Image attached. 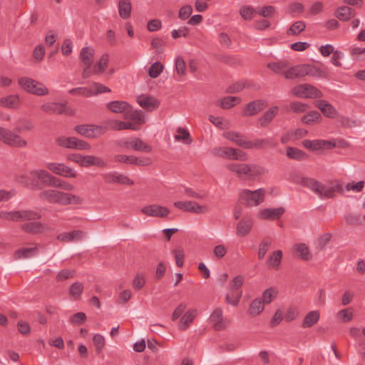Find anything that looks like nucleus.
I'll return each instance as SVG.
<instances>
[{
    "instance_id": "f257e3e1",
    "label": "nucleus",
    "mask_w": 365,
    "mask_h": 365,
    "mask_svg": "<svg viewBox=\"0 0 365 365\" xmlns=\"http://www.w3.org/2000/svg\"><path fill=\"white\" fill-rule=\"evenodd\" d=\"M227 168L244 180H255L266 174L267 170L257 164L230 163Z\"/></svg>"
},
{
    "instance_id": "f03ea898",
    "label": "nucleus",
    "mask_w": 365,
    "mask_h": 365,
    "mask_svg": "<svg viewBox=\"0 0 365 365\" xmlns=\"http://www.w3.org/2000/svg\"><path fill=\"white\" fill-rule=\"evenodd\" d=\"M0 217L14 222H23L24 220H39L41 215L34 210H21L17 211L0 212Z\"/></svg>"
},
{
    "instance_id": "7ed1b4c3",
    "label": "nucleus",
    "mask_w": 365,
    "mask_h": 365,
    "mask_svg": "<svg viewBox=\"0 0 365 365\" xmlns=\"http://www.w3.org/2000/svg\"><path fill=\"white\" fill-rule=\"evenodd\" d=\"M265 190L259 188L255 191L245 189L240 191L239 201L247 206H257L264 201Z\"/></svg>"
},
{
    "instance_id": "20e7f679",
    "label": "nucleus",
    "mask_w": 365,
    "mask_h": 365,
    "mask_svg": "<svg viewBox=\"0 0 365 365\" xmlns=\"http://www.w3.org/2000/svg\"><path fill=\"white\" fill-rule=\"evenodd\" d=\"M0 141L14 148H25L27 141L14 131L0 125Z\"/></svg>"
},
{
    "instance_id": "39448f33",
    "label": "nucleus",
    "mask_w": 365,
    "mask_h": 365,
    "mask_svg": "<svg viewBox=\"0 0 365 365\" xmlns=\"http://www.w3.org/2000/svg\"><path fill=\"white\" fill-rule=\"evenodd\" d=\"M19 85L26 91L36 95L45 96L48 93V88L42 83L32 78L21 77L18 81Z\"/></svg>"
},
{
    "instance_id": "423d86ee",
    "label": "nucleus",
    "mask_w": 365,
    "mask_h": 365,
    "mask_svg": "<svg viewBox=\"0 0 365 365\" xmlns=\"http://www.w3.org/2000/svg\"><path fill=\"white\" fill-rule=\"evenodd\" d=\"M110 92V90L108 87L99 83H93L89 87H78L75 88H71L68 91L70 94L73 95H79L84 96L86 98L91 97L93 96H96L98 94L102 93Z\"/></svg>"
},
{
    "instance_id": "0eeeda50",
    "label": "nucleus",
    "mask_w": 365,
    "mask_h": 365,
    "mask_svg": "<svg viewBox=\"0 0 365 365\" xmlns=\"http://www.w3.org/2000/svg\"><path fill=\"white\" fill-rule=\"evenodd\" d=\"M212 154L229 160H247V155L242 150L228 147L215 148L212 150Z\"/></svg>"
},
{
    "instance_id": "6e6552de",
    "label": "nucleus",
    "mask_w": 365,
    "mask_h": 365,
    "mask_svg": "<svg viewBox=\"0 0 365 365\" xmlns=\"http://www.w3.org/2000/svg\"><path fill=\"white\" fill-rule=\"evenodd\" d=\"M292 93L299 98H320L323 93L314 86L304 83L300 84L292 89Z\"/></svg>"
},
{
    "instance_id": "1a4fd4ad",
    "label": "nucleus",
    "mask_w": 365,
    "mask_h": 365,
    "mask_svg": "<svg viewBox=\"0 0 365 365\" xmlns=\"http://www.w3.org/2000/svg\"><path fill=\"white\" fill-rule=\"evenodd\" d=\"M56 143L61 147L80 150H89L91 148L87 142L76 137L61 136L56 139Z\"/></svg>"
},
{
    "instance_id": "9d476101",
    "label": "nucleus",
    "mask_w": 365,
    "mask_h": 365,
    "mask_svg": "<svg viewBox=\"0 0 365 365\" xmlns=\"http://www.w3.org/2000/svg\"><path fill=\"white\" fill-rule=\"evenodd\" d=\"M74 130L80 135L88 138H96L106 132V128L101 125H79Z\"/></svg>"
},
{
    "instance_id": "9b49d317",
    "label": "nucleus",
    "mask_w": 365,
    "mask_h": 365,
    "mask_svg": "<svg viewBox=\"0 0 365 365\" xmlns=\"http://www.w3.org/2000/svg\"><path fill=\"white\" fill-rule=\"evenodd\" d=\"M34 220H27L21 225V230L30 235H40L51 230V228L46 224Z\"/></svg>"
},
{
    "instance_id": "f8f14e48",
    "label": "nucleus",
    "mask_w": 365,
    "mask_h": 365,
    "mask_svg": "<svg viewBox=\"0 0 365 365\" xmlns=\"http://www.w3.org/2000/svg\"><path fill=\"white\" fill-rule=\"evenodd\" d=\"M41 109L48 114H66L68 115L74 114L73 110L67 107L66 103H46L41 106Z\"/></svg>"
},
{
    "instance_id": "ddd939ff",
    "label": "nucleus",
    "mask_w": 365,
    "mask_h": 365,
    "mask_svg": "<svg viewBox=\"0 0 365 365\" xmlns=\"http://www.w3.org/2000/svg\"><path fill=\"white\" fill-rule=\"evenodd\" d=\"M174 206L184 212H188L194 214H205L208 212L207 207L205 205H200L195 201H176L174 202Z\"/></svg>"
},
{
    "instance_id": "4468645a",
    "label": "nucleus",
    "mask_w": 365,
    "mask_h": 365,
    "mask_svg": "<svg viewBox=\"0 0 365 365\" xmlns=\"http://www.w3.org/2000/svg\"><path fill=\"white\" fill-rule=\"evenodd\" d=\"M46 168L55 173L65 178H76V172L71 168L63 164L57 163H48Z\"/></svg>"
},
{
    "instance_id": "2eb2a0df",
    "label": "nucleus",
    "mask_w": 365,
    "mask_h": 365,
    "mask_svg": "<svg viewBox=\"0 0 365 365\" xmlns=\"http://www.w3.org/2000/svg\"><path fill=\"white\" fill-rule=\"evenodd\" d=\"M140 212L148 217L160 218L167 217L170 212L167 207L157 204L144 206L141 208Z\"/></svg>"
},
{
    "instance_id": "dca6fc26",
    "label": "nucleus",
    "mask_w": 365,
    "mask_h": 365,
    "mask_svg": "<svg viewBox=\"0 0 365 365\" xmlns=\"http://www.w3.org/2000/svg\"><path fill=\"white\" fill-rule=\"evenodd\" d=\"M103 179L106 183H118L120 185H132L134 182L128 176L116 172H109L102 175Z\"/></svg>"
},
{
    "instance_id": "f3484780",
    "label": "nucleus",
    "mask_w": 365,
    "mask_h": 365,
    "mask_svg": "<svg viewBox=\"0 0 365 365\" xmlns=\"http://www.w3.org/2000/svg\"><path fill=\"white\" fill-rule=\"evenodd\" d=\"M56 196V201L55 203L61 205H68L71 204L79 205L83 202V199L81 197L68 192H63L58 190Z\"/></svg>"
},
{
    "instance_id": "a211bd4d",
    "label": "nucleus",
    "mask_w": 365,
    "mask_h": 365,
    "mask_svg": "<svg viewBox=\"0 0 365 365\" xmlns=\"http://www.w3.org/2000/svg\"><path fill=\"white\" fill-rule=\"evenodd\" d=\"M304 148L311 150H317L319 149H331L336 146L334 142L326 140H304L302 142Z\"/></svg>"
},
{
    "instance_id": "6ab92c4d",
    "label": "nucleus",
    "mask_w": 365,
    "mask_h": 365,
    "mask_svg": "<svg viewBox=\"0 0 365 365\" xmlns=\"http://www.w3.org/2000/svg\"><path fill=\"white\" fill-rule=\"evenodd\" d=\"M277 146V142L272 138L256 139L252 141L247 140L246 149H264L266 148H274Z\"/></svg>"
},
{
    "instance_id": "aec40b11",
    "label": "nucleus",
    "mask_w": 365,
    "mask_h": 365,
    "mask_svg": "<svg viewBox=\"0 0 365 365\" xmlns=\"http://www.w3.org/2000/svg\"><path fill=\"white\" fill-rule=\"evenodd\" d=\"M86 233L81 230H73L68 232H61L57 235V240L63 242H78L83 240Z\"/></svg>"
},
{
    "instance_id": "412c9836",
    "label": "nucleus",
    "mask_w": 365,
    "mask_h": 365,
    "mask_svg": "<svg viewBox=\"0 0 365 365\" xmlns=\"http://www.w3.org/2000/svg\"><path fill=\"white\" fill-rule=\"evenodd\" d=\"M267 106L263 100H256L250 102L245 106L243 110V115L245 116H252L259 113Z\"/></svg>"
},
{
    "instance_id": "4be33fe9",
    "label": "nucleus",
    "mask_w": 365,
    "mask_h": 365,
    "mask_svg": "<svg viewBox=\"0 0 365 365\" xmlns=\"http://www.w3.org/2000/svg\"><path fill=\"white\" fill-rule=\"evenodd\" d=\"M285 212L284 207L265 208L259 213V217L262 220H274L279 219Z\"/></svg>"
},
{
    "instance_id": "5701e85b",
    "label": "nucleus",
    "mask_w": 365,
    "mask_h": 365,
    "mask_svg": "<svg viewBox=\"0 0 365 365\" xmlns=\"http://www.w3.org/2000/svg\"><path fill=\"white\" fill-rule=\"evenodd\" d=\"M253 220L250 217H244L237 225V235L238 236H246L252 230Z\"/></svg>"
},
{
    "instance_id": "b1692460",
    "label": "nucleus",
    "mask_w": 365,
    "mask_h": 365,
    "mask_svg": "<svg viewBox=\"0 0 365 365\" xmlns=\"http://www.w3.org/2000/svg\"><path fill=\"white\" fill-rule=\"evenodd\" d=\"M210 321L214 324V328L217 330H223L226 327V322L222 317V309L216 308L210 315Z\"/></svg>"
},
{
    "instance_id": "393cba45",
    "label": "nucleus",
    "mask_w": 365,
    "mask_h": 365,
    "mask_svg": "<svg viewBox=\"0 0 365 365\" xmlns=\"http://www.w3.org/2000/svg\"><path fill=\"white\" fill-rule=\"evenodd\" d=\"M315 106L327 118H334L336 115V110L327 101L319 100L315 102Z\"/></svg>"
},
{
    "instance_id": "a878e982",
    "label": "nucleus",
    "mask_w": 365,
    "mask_h": 365,
    "mask_svg": "<svg viewBox=\"0 0 365 365\" xmlns=\"http://www.w3.org/2000/svg\"><path fill=\"white\" fill-rule=\"evenodd\" d=\"M302 186L310 189L320 197H323L324 184L316 180L315 179L311 178H305Z\"/></svg>"
},
{
    "instance_id": "bb28decb",
    "label": "nucleus",
    "mask_w": 365,
    "mask_h": 365,
    "mask_svg": "<svg viewBox=\"0 0 365 365\" xmlns=\"http://www.w3.org/2000/svg\"><path fill=\"white\" fill-rule=\"evenodd\" d=\"M137 102L143 108L149 110L157 108L160 105L159 101L152 96H138Z\"/></svg>"
},
{
    "instance_id": "cd10ccee",
    "label": "nucleus",
    "mask_w": 365,
    "mask_h": 365,
    "mask_svg": "<svg viewBox=\"0 0 365 365\" xmlns=\"http://www.w3.org/2000/svg\"><path fill=\"white\" fill-rule=\"evenodd\" d=\"M108 109L113 113H123L125 114L127 110H130V106L125 101H115L107 103Z\"/></svg>"
},
{
    "instance_id": "c85d7f7f",
    "label": "nucleus",
    "mask_w": 365,
    "mask_h": 365,
    "mask_svg": "<svg viewBox=\"0 0 365 365\" xmlns=\"http://www.w3.org/2000/svg\"><path fill=\"white\" fill-rule=\"evenodd\" d=\"M30 175L33 178H36V180L38 179L42 184L48 186L50 185L51 179H53V175L43 170L30 171Z\"/></svg>"
},
{
    "instance_id": "c756f323",
    "label": "nucleus",
    "mask_w": 365,
    "mask_h": 365,
    "mask_svg": "<svg viewBox=\"0 0 365 365\" xmlns=\"http://www.w3.org/2000/svg\"><path fill=\"white\" fill-rule=\"evenodd\" d=\"M125 117L126 119L133 120L134 122L133 124L135 125L136 124H143L145 122L144 113L141 110H133L131 106L130 110H127L125 113Z\"/></svg>"
},
{
    "instance_id": "7c9ffc66",
    "label": "nucleus",
    "mask_w": 365,
    "mask_h": 365,
    "mask_svg": "<svg viewBox=\"0 0 365 365\" xmlns=\"http://www.w3.org/2000/svg\"><path fill=\"white\" fill-rule=\"evenodd\" d=\"M196 314V309H190L186 312L180 319L179 325L180 329L182 330H186L189 327L190 324L193 322Z\"/></svg>"
},
{
    "instance_id": "2f4dec72",
    "label": "nucleus",
    "mask_w": 365,
    "mask_h": 365,
    "mask_svg": "<svg viewBox=\"0 0 365 365\" xmlns=\"http://www.w3.org/2000/svg\"><path fill=\"white\" fill-rule=\"evenodd\" d=\"M223 136L243 148H245L247 143V140H245L242 135L237 132L226 131L223 133Z\"/></svg>"
},
{
    "instance_id": "473e14b6",
    "label": "nucleus",
    "mask_w": 365,
    "mask_h": 365,
    "mask_svg": "<svg viewBox=\"0 0 365 365\" xmlns=\"http://www.w3.org/2000/svg\"><path fill=\"white\" fill-rule=\"evenodd\" d=\"M293 250L297 257L304 260H309L312 258V255L309 252V247L304 243L294 245Z\"/></svg>"
},
{
    "instance_id": "72a5a7b5",
    "label": "nucleus",
    "mask_w": 365,
    "mask_h": 365,
    "mask_svg": "<svg viewBox=\"0 0 365 365\" xmlns=\"http://www.w3.org/2000/svg\"><path fill=\"white\" fill-rule=\"evenodd\" d=\"M303 64L297 65L291 68H287L285 72V78L287 79H294L297 78H302L304 76Z\"/></svg>"
},
{
    "instance_id": "f704fd0d",
    "label": "nucleus",
    "mask_w": 365,
    "mask_h": 365,
    "mask_svg": "<svg viewBox=\"0 0 365 365\" xmlns=\"http://www.w3.org/2000/svg\"><path fill=\"white\" fill-rule=\"evenodd\" d=\"M335 15L340 21H346L355 15V11L353 9L344 6L336 11Z\"/></svg>"
},
{
    "instance_id": "c9c22d12",
    "label": "nucleus",
    "mask_w": 365,
    "mask_h": 365,
    "mask_svg": "<svg viewBox=\"0 0 365 365\" xmlns=\"http://www.w3.org/2000/svg\"><path fill=\"white\" fill-rule=\"evenodd\" d=\"M93 55L94 49L91 47H84L81 49L80 58L84 66H91Z\"/></svg>"
},
{
    "instance_id": "e433bc0d",
    "label": "nucleus",
    "mask_w": 365,
    "mask_h": 365,
    "mask_svg": "<svg viewBox=\"0 0 365 365\" xmlns=\"http://www.w3.org/2000/svg\"><path fill=\"white\" fill-rule=\"evenodd\" d=\"M320 318V313L317 310L309 312L304 317L302 327L309 328L316 324Z\"/></svg>"
},
{
    "instance_id": "4c0bfd02",
    "label": "nucleus",
    "mask_w": 365,
    "mask_h": 365,
    "mask_svg": "<svg viewBox=\"0 0 365 365\" xmlns=\"http://www.w3.org/2000/svg\"><path fill=\"white\" fill-rule=\"evenodd\" d=\"M20 104L19 98L17 95H10L0 98V106L9 108H15Z\"/></svg>"
},
{
    "instance_id": "58836bf2",
    "label": "nucleus",
    "mask_w": 365,
    "mask_h": 365,
    "mask_svg": "<svg viewBox=\"0 0 365 365\" xmlns=\"http://www.w3.org/2000/svg\"><path fill=\"white\" fill-rule=\"evenodd\" d=\"M264 310V302L261 298L255 299L248 309V313L252 317H257Z\"/></svg>"
},
{
    "instance_id": "ea45409f",
    "label": "nucleus",
    "mask_w": 365,
    "mask_h": 365,
    "mask_svg": "<svg viewBox=\"0 0 365 365\" xmlns=\"http://www.w3.org/2000/svg\"><path fill=\"white\" fill-rule=\"evenodd\" d=\"M38 247L21 248L14 252V258L16 259H26L33 257L37 254Z\"/></svg>"
},
{
    "instance_id": "a19ab883",
    "label": "nucleus",
    "mask_w": 365,
    "mask_h": 365,
    "mask_svg": "<svg viewBox=\"0 0 365 365\" xmlns=\"http://www.w3.org/2000/svg\"><path fill=\"white\" fill-rule=\"evenodd\" d=\"M92 165H96L98 167H106V163L97 156L83 155L82 167H90Z\"/></svg>"
},
{
    "instance_id": "79ce46f5",
    "label": "nucleus",
    "mask_w": 365,
    "mask_h": 365,
    "mask_svg": "<svg viewBox=\"0 0 365 365\" xmlns=\"http://www.w3.org/2000/svg\"><path fill=\"white\" fill-rule=\"evenodd\" d=\"M343 192V185L340 182L332 184L329 187L324 185L323 197L324 198H332L335 195V192Z\"/></svg>"
},
{
    "instance_id": "37998d69",
    "label": "nucleus",
    "mask_w": 365,
    "mask_h": 365,
    "mask_svg": "<svg viewBox=\"0 0 365 365\" xmlns=\"http://www.w3.org/2000/svg\"><path fill=\"white\" fill-rule=\"evenodd\" d=\"M16 180L19 183L29 187H34L37 186L38 184L36 178H33L30 175V172L17 175Z\"/></svg>"
},
{
    "instance_id": "c03bdc74",
    "label": "nucleus",
    "mask_w": 365,
    "mask_h": 365,
    "mask_svg": "<svg viewBox=\"0 0 365 365\" xmlns=\"http://www.w3.org/2000/svg\"><path fill=\"white\" fill-rule=\"evenodd\" d=\"M119 15L122 19H128L131 13V3L130 0H120L118 3Z\"/></svg>"
},
{
    "instance_id": "a18cd8bd",
    "label": "nucleus",
    "mask_w": 365,
    "mask_h": 365,
    "mask_svg": "<svg viewBox=\"0 0 365 365\" xmlns=\"http://www.w3.org/2000/svg\"><path fill=\"white\" fill-rule=\"evenodd\" d=\"M277 111V106L272 107L267 111H266L264 115L259 119L260 125L262 127L267 125L274 118Z\"/></svg>"
},
{
    "instance_id": "49530a36",
    "label": "nucleus",
    "mask_w": 365,
    "mask_h": 365,
    "mask_svg": "<svg viewBox=\"0 0 365 365\" xmlns=\"http://www.w3.org/2000/svg\"><path fill=\"white\" fill-rule=\"evenodd\" d=\"M267 67L277 74H284L289 67V63L287 61H279L276 63H269Z\"/></svg>"
},
{
    "instance_id": "de8ad7c7",
    "label": "nucleus",
    "mask_w": 365,
    "mask_h": 365,
    "mask_svg": "<svg viewBox=\"0 0 365 365\" xmlns=\"http://www.w3.org/2000/svg\"><path fill=\"white\" fill-rule=\"evenodd\" d=\"M282 258V252L277 250L274 252L267 259V264L269 267L279 269Z\"/></svg>"
},
{
    "instance_id": "09e8293b",
    "label": "nucleus",
    "mask_w": 365,
    "mask_h": 365,
    "mask_svg": "<svg viewBox=\"0 0 365 365\" xmlns=\"http://www.w3.org/2000/svg\"><path fill=\"white\" fill-rule=\"evenodd\" d=\"M109 55L104 53L101 57L99 61L93 67V73L98 74L103 73L108 66Z\"/></svg>"
},
{
    "instance_id": "8fccbe9b",
    "label": "nucleus",
    "mask_w": 365,
    "mask_h": 365,
    "mask_svg": "<svg viewBox=\"0 0 365 365\" xmlns=\"http://www.w3.org/2000/svg\"><path fill=\"white\" fill-rule=\"evenodd\" d=\"M303 67L304 76H309L314 78H321L322 76V71L314 65L303 64Z\"/></svg>"
},
{
    "instance_id": "3c124183",
    "label": "nucleus",
    "mask_w": 365,
    "mask_h": 365,
    "mask_svg": "<svg viewBox=\"0 0 365 365\" xmlns=\"http://www.w3.org/2000/svg\"><path fill=\"white\" fill-rule=\"evenodd\" d=\"M277 294L278 292L275 288L270 287L263 292L261 299L264 304H269L277 297Z\"/></svg>"
},
{
    "instance_id": "603ef678",
    "label": "nucleus",
    "mask_w": 365,
    "mask_h": 365,
    "mask_svg": "<svg viewBox=\"0 0 365 365\" xmlns=\"http://www.w3.org/2000/svg\"><path fill=\"white\" fill-rule=\"evenodd\" d=\"M242 295V291L240 290L238 292H230V293H228L226 294L225 300L227 303L234 306L237 307L240 302V300Z\"/></svg>"
},
{
    "instance_id": "864d4df0",
    "label": "nucleus",
    "mask_w": 365,
    "mask_h": 365,
    "mask_svg": "<svg viewBox=\"0 0 365 365\" xmlns=\"http://www.w3.org/2000/svg\"><path fill=\"white\" fill-rule=\"evenodd\" d=\"M240 98L235 96H227L220 101V106L224 109H228L240 102Z\"/></svg>"
},
{
    "instance_id": "5fc2aeb1",
    "label": "nucleus",
    "mask_w": 365,
    "mask_h": 365,
    "mask_svg": "<svg viewBox=\"0 0 365 365\" xmlns=\"http://www.w3.org/2000/svg\"><path fill=\"white\" fill-rule=\"evenodd\" d=\"M322 119L320 113L317 111L312 110L304 115L302 118V121L306 124L310 125L313 122H318Z\"/></svg>"
},
{
    "instance_id": "6e6d98bb",
    "label": "nucleus",
    "mask_w": 365,
    "mask_h": 365,
    "mask_svg": "<svg viewBox=\"0 0 365 365\" xmlns=\"http://www.w3.org/2000/svg\"><path fill=\"white\" fill-rule=\"evenodd\" d=\"M134 146L133 150L136 151H141L145 153H150L152 147L138 138H134Z\"/></svg>"
},
{
    "instance_id": "4d7b16f0",
    "label": "nucleus",
    "mask_w": 365,
    "mask_h": 365,
    "mask_svg": "<svg viewBox=\"0 0 365 365\" xmlns=\"http://www.w3.org/2000/svg\"><path fill=\"white\" fill-rule=\"evenodd\" d=\"M163 65L160 62H155L148 69V75L152 78L158 77L163 70Z\"/></svg>"
},
{
    "instance_id": "13d9d810",
    "label": "nucleus",
    "mask_w": 365,
    "mask_h": 365,
    "mask_svg": "<svg viewBox=\"0 0 365 365\" xmlns=\"http://www.w3.org/2000/svg\"><path fill=\"white\" fill-rule=\"evenodd\" d=\"M58 190H46L41 192L40 197L46 200L50 203H55L56 201V195Z\"/></svg>"
},
{
    "instance_id": "bf43d9fd",
    "label": "nucleus",
    "mask_w": 365,
    "mask_h": 365,
    "mask_svg": "<svg viewBox=\"0 0 365 365\" xmlns=\"http://www.w3.org/2000/svg\"><path fill=\"white\" fill-rule=\"evenodd\" d=\"M178 135L175 136V139L176 140H184L185 144H191L192 140L190 138V133L186 129L179 128L178 129Z\"/></svg>"
},
{
    "instance_id": "052dcab7",
    "label": "nucleus",
    "mask_w": 365,
    "mask_h": 365,
    "mask_svg": "<svg viewBox=\"0 0 365 365\" xmlns=\"http://www.w3.org/2000/svg\"><path fill=\"white\" fill-rule=\"evenodd\" d=\"M240 13L245 20H251L257 11L250 6H242L240 9Z\"/></svg>"
},
{
    "instance_id": "680f3d73",
    "label": "nucleus",
    "mask_w": 365,
    "mask_h": 365,
    "mask_svg": "<svg viewBox=\"0 0 365 365\" xmlns=\"http://www.w3.org/2000/svg\"><path fill=\"white\" fill-rule=\"evenodd\" d=\"M287 155L290 159L301 160L304 156V153L296 148L288 147L287 149Z\"/></svg>"
},
{
    "instance_id": "e2e57ef3",
    "label": "nucleus",
    "mask_w": 365,
    "mask_h": 365,
    "mask_svg": "<svg viewBox=\"0 0 365 365\" xmlns=\"http://www.w3.org/2000/svg\"><path fill=\"white\" fill-rule=\"evenodd\" d=\"M245 281V278L242 275H238L234 277L230 284V292H238L239 289L242 287Z\"/></svg>"
},
{
    "instance_id": "0e129e2a",
    "label": "nucleus",
    "mask_w": 365,
    "mask_h": 365,
    "mask_svg": "<svg viewBox=\"0 0 365 365\" xmlns=\"http://www.w3.org/2000/svg\"><path fill=\"white\" fill-rule=\"evenodd\" d=\"M306 26L304 21H298L294 22L288 30V34H298L303 31Z\"/></svg>"
},
{
    "instance_id": "69168bd1",
    "label": "nucleus",
    "mask_w": 365,
    "mask_h": 365,
    "mask_svg": "<svg viewBox=\"0 0 365 365\" xmlns=\"http://www.w3.org/2000/svg\"><path fill=\"white\" fill-rule=\"evenodd\" d=\"M271 245V240L269 239H264L259 245L258 250V258L262 259L264 257L269 247Z\"/></svg>"
},
{
    "instance_id": "338daca9",
    "label": "nucleus",
    "mask_w": 365,
    "mask_h": 365,
    "mask_svg": "<svg viewBox=\"0 0 365 365\" xmlns=\"http://www.w3.org/2000/svg\"><path fill=\"white\" fill-rule=\"evenodd\" d=\"M83 289V286L81 283L75 282L71 286L70 294L75 299H77L80 297Z\"/></svg>"
},
{
    "instance_id": "774afa93",
    "label": "nucleus",
    "mask_w": 365,
    "mask_h": 365,
    "mask_svg": "<svg viewBox=\"0 0 365 365\" xmlns=\"http://www.w3.org/2000/svg\"><path fill=\"white\" fill-rule=\"evenodd\" d=\"M93 341L97 353H101L106 344L104 337L101 334H96L93 336Z\"/></svg>"
}]
</instances>
